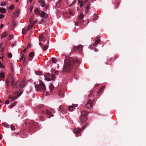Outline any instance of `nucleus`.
I'll return each instance as SVG.
<instances>
[{"label": "nucleus", "instance_id": "f257e3e1", "mask_svg": "<svg viewBox=\"0 0 146 146\" xmlns=\"http://www.w3.org/2000/svg\"><path fill=\"white\" fill-rule=\"evenodd\" d=\"M80 64V61L76 58H72L69 59L68 61L65 63L64 66L63 70L60 72V74L62 75L65 73L69 72L72 69L73 65L76 67H78Z\"/></svg>", "mask_w": 146, "mask_h": 146}, {"label": "nucleus", "instance_id": "f03ea898", "mask_svg": "<svg viewBox=\"0 0 146 146\" xmlns=\"http://www.w3.org/2000/svg\"><path fill=\"white\" fill-rule=\"evenodd\" d=\"M15 79L14 78V76L13 74H11L8 76L5 82L6 84H7V88L9 86V83L10 81L11 86H13V88L14 90H15L17 88V86L19 84V82L17 81L13 85Z\"/></svg>", "mask_w": 146, "mask_h": 146}, {"label": "nucleus", "instance_id": "7ed1b4c3", "mask_svg": "<svg viewBox=\"0 0 146 146\" xmlns=\"http://www.w3.org/2000/svg\"><path fill=\"white\" fill-rule=\"evenodd\" d=\"M35 86L36 91L37 92L40 91L41 90L44 91L46 90V87L44 83L42 81L40 80L39 84H37L36 82H34Z\"/></svg>", "mask_w": 146, "mask_h": 146}, {"label": "nucleus", "instance_id": "20e7f679", "mask_svg": "<svg viewBox=\"0 0 146 146\" xmlns=\"http://www.w3.org/2000/svg\"><path fill=\"white\" fill-rule=\"evenodd\" d=\"M88 113L89 112L85 110L82 111L81 112V114L80 117V119L82 123H86V122L87 119L86 116Z\"/></svg>", "mask_w": 146, "mask_h": 146}, {"label": "nucleus", "instance_id": "39448f33", "mask_svg": "<svg viewBox=\"0 0 146 146\" xmlns=\"http://www.w3.org/2000/svg\"><path fill=\"white\" fill-rule=\"evenodd\" d=\"M84 15L83 14V13H81L80 15H79L78 18L77 19V21L81 25L84 22V20L82 19L84 18Z\"/></svg>", "mask_w": 146, "mask_h": 146}, {"label": "nucleus", "instance_id": "423d86ee", "mask_svg": "<svg viewBox=\"0 0 146 146\" xmlns=\"http://www.w3.org/2000/svg\"><path fill=\"white\" fill-rule=\"evenodd\" d=\"M94 102V100H89L86 105V107L87 108H89L92 107V104Z\"/></svg>", "mask_w": 146, "mask_h": 146}, {"label": "nucleus", "instance_id": "0eeeda50", "mask_svg": "<svg viewBox=\"0 0 146 146\" xmlns=\"http://www.w3.org/2000/svg\"><path fill=\"white\" fill-rule=\"evenodd\" d=\"M60 110V112L63 114H64L66 113V110L62 106L60 105L59 107Z\"/></svg>", "mask_w": 146, "mask_h": 146}, {"label": "nucleus", "instance_id": "6e6552de", "mask_svg": "<svg viewBox=\"0 0 146 146\" xmlns=\"http://www.w3.org/2000/svg\"><path fill=\"white\" fill-rule=\"evenodd\" d=\"M40 16L41 17L46 19L48 15L47 13L44 12V11H42L40 13Z\"/></svg>", "mask_w": 146, "mask_h": 146}, {"label": "nucleus", "instance_id": "1a4fd4ad", "mask_svg": "<svg viewBox=\"0 0 146 146\" xmlns=\"http://www.w3.org/2000/svg\"><path fill=\"white\" fill-rule=\"evenodd\" d=\"M20 96H21V95L20 94L19 95L14 96L13 97L11 96H10L9 97V99H12V100L11 101V102H13V100H15L18 98H19Z\"/></svg>", "mask_w": 146, "mask_h": 146}, {"label": "nucleus", "instance_id": "9d476101", "mask_svg": "<svg viewBox=\"0 0 146 146\" xmlns=\"http://www.w3.org/2000/svg\"><path fill=\"white\" fill-rule=\"evenodd\" d=\"M39 40L44 41L46 40V38L44 36L43 34L39 36Z\"/></svg>", "mask_w": 146, "mask_h": 146}, {"label": "nucleus", "instance_id": "9b49d317", "mask_svg": "<svg viewBox=\"0 0 146 146\" xmlns=\"http://www.w3.org/2000/svg\"><path fill=\"white\" fill-rule=\"evenodd\" d=\"M81 129L80 128L76 129L74 130V133L78 135L80 132Z\"/></svg>", "mask_w": 146, "mask_h": 146}, {"label": "nucleus", "instance_id": "f8f14e48", "mask_svg": "<svg viewBox=\"0 0 146 146\" xmlns=\"http://www.w3.org/2000/svg\"><path fill=\"white\" fill-rule=\"evenodd\" d=\"M100 42V40L99 39H98L96 40L94 43L93 44V46L94 47L96 46Z\"/></svg>", "mask_w": 146, "mask_h": 146}, {"label": "nucleus", "instance_id": "ddd939ff", "mask_svg": "<svg viewBox=\"0 0 146 146\" xmlns=\"http://www.w3.org/2000/svg\"><path fill=\"white\" fill-rule=\"evenodd\" d=\"M77 50L79 51L80 52H81L82 49V46L81 45H79L77 47Z\"/></svg>", "mask_w": 146, "mask_h": 146}, {"label": "nucleus", "instance_id": "4468645a", "mask_svg": "<svg viewBox=\"0 0 146 146\" xmlns=\"http://www.w3.org/2000/svg\"><path fill=\"white\" fill-rule=\"evenodd\" d=\"M20 10L18 9L17 11H15L14 13V15L16 17H18L19 14Z\"/></svg>", "mask_w": 146, "mask_h": 146}, {"label": "nucleus", "instance_id": "2eb2a0df", "mask_svg": "<svg viewBox=\"0 0 146 146\" xmlns=\"http://www.w3.org/2000/svg\"><path fill=\"white\" fill-rule=\"evenodd\" d=\"M98 16L97 14L95 13L94 14L93 20L94 21L97 20L98 19Z\"/></svg>", "mask_w": 146, "mask_h": 146}, {"label": "nucleus", "instance_id": "dca6fc26", "mask_svg": "<svg viewBox=\"0 0 146 146\" xmlns=\"http://www.w3.org/2000/svg\"><path fill=\"white\" fill-rule=\"evenodd\" d=\"M35 13L37 15H40V11L37 8H36L35 11Z\"/></svg>", "mask_w": 146, "mask_h": 146}, {"label": "nucleus", "instance_id": "f3484780", "mask_svg": "<svg viewBox=\"0 0 146 146\" xmlns=\"http://www.w3.org/2000/svg\"><path fill=\"white\" fill-rule=\"evenodd\" d=\"M47 43L48 44H47L44 47H43L42 48L44 50H46L47 49L48 47V44H49V41H47Z\"/></svg>", "mask_w": 146, "mask_h": 146}, {"label": "nucleus", "instance_id": "a211bd4d", "mask_svg": "<svg viewBox=\"0 0 146 146\" xmlns=\"http://www.w3.org/2000/svg\"><path fill=\"white\" fill-rule=\"evenodd\" d=\"M2 125L3 127H4L7 128H9L10 127V125H9L7 124H6V123H3L2 124Z\"/></svg>", "mask_w": 146, "mask_h": 146}, {"label": "nucleus", "instance_id": "6ab92c4d", "mask_svg": "<svg viewBox=\"0 0 146 146\" xmlns=\"http://www.w3.org/2000/svg\"><path fill=\"white\" fill-rule=\"evenodd\" d=\"M58 96L61 97H64V94L61 90H60L59 92Z\"/></svg>", "mask_w": 146, "mask_h": 146}, {"label": "nucleus", "instance_id": "aec40b11", "mask_svg": "<svg viewBox=\"0 0 146 146\" xmlns=\"http://www.w3.org/2000/svg\"><path fill=\"white\" fill-rule=\"evenodd\" d=\"M49 88L50 89V92H51L53 90V89L54 88V86L52 84H50L49 86Z\"/></svg>", "mask_w": 146, "mask_h": 146}, {"label": "nucleus", "instance_id": "412c9836", "mask_svg": "<svg viewBox=\"0 0 146 146\" xmlns=\"http://www.w3.org/2000/svg\"><path fill=\"white\" fill-rule=\"evenodd\" d=\"M95 91H92L88 95V98H91V97H92Z\"/></svg>", "mask_w": 146, "mask_h": 146}, {"label": "nucleus", "instance_id": "4be33fe9", "mask_svg": "<svg viewBox=\"0 0 146 146\" xmlns=\"http://www.w3.org/2000/svg\"><path fill=\"white\" fill-rule=\"evenodd\" d=\"M89 6H90L89 5H88L86 7L85 10V13L86 14H87L88 12V10H89Z\"/></svg>", "mask_w": 146, "mask_h": 146}, {"label": "nucleus", "instance_id": "5701e85b", "mask_svg": "<svg viewBox=\"0 0 146 146\" xmlns=\"http://www.w3.org/2000/svg\"><path fill=\"white\" fill-rule=\"evenodd\" d=\"M0 12L1 13H5L6 12L5 9L3 8H0Z\"/></svg>", "mask_w": 146, "mask_h": 146}, {"label": "nucleus", "instance_id": "b1692460", "mask_svg": "<svg viewBox=\"0 0 146 146\" xmlns=\"http://www.w3.org/2000/svg\"><path fill=\"white\" fill-rule=\"evenodd\" d=\"M104 89V87H102L99 90L98 92V94H100Z\"/></svg>", "mask_w": 146, "mask_h": 146}, {"label": "nucleus", "instance_id": "393cba45", "mask_svg": "<svg viewBox=\"0 0 146 146\" xmlns=\"http://www.w3.org/2000/svg\"><path fill=\"white\" fill-rule=\"evenodd\" d=\"M16 103V102H14L12 104L9 106V108H12L15 105Z\"/></svg>", "mask_w": 146, "mask_h": 146}, {"label": "nucleus", "instance_id": "a878e982", "mask_svg": "<svg viewBox=\"0 0 146 146\" xmlns=\"http://www.w3.org/2000/svg\"><path fill=\"white\" fill-rule=\"evenodd\" d=\"M74 108L73 106H68V110L69 111H73Z\"/></svg>", "mask_w": 146, "mask_h": 146}, {"label": "nucleus", "instance_id": "bb28decb", "mask_svg": "<svg viewBox=\"0 0 146 146\" xmlns=\"http://www.w3.org/2000/svg\"><path fill=\"white\" fill-rule=\"evenodd\" d=\"M21 55L22 56H21V58L20 59V61L21 62L22 61H23V60L24 58V54H22V50H21Z\"/></svg>", "mask_w": 146, "mask_h": 146}, {"label": "nucleus", "instance_id": "cd10ccee", "mask_svg": "<svg viewBox=\"0 0 146 146\" xmlns=\"http://www.w3.org/2000/svg\"><path fill=\"white\" fill-rule=\"evenodd\" d=\"M7 35V33L6 32H3L1 35V37L2 38H4Z\"/></svg>", "mask_w": 146, "mask_h": 146}, {"label": "nucleus", "instance_id": "c85d7f7f", "mask_svg": "<svg viewBox=\"0 0 146 146\" xmlns=\"http://www.w3.org/2000/svg\"><path fill=\"white\" fill-rule=\"evenodd\" d=\"M51 60L52 62L54 63H56L57 62L56 59L54 58H52Z\"/></svg>", "mask_w": 146, "mask_h": 146}, {"label": "nucleus", "instance_id": "c756f323", "mask_svg": "<svg viewBox=\"0 0 146 146\" xmlns=\"http://www.w3.org/2000/svg\"><path fill=\"white\" fill-rule=\"evenodd\" d=\"M41 6L42 7H44L45 6V2L44 1H43L40 4Z\"/></svg>", "mask_w": 146, "mask_h": 146}, {"label": "nucleus", "instance_id": "7c9ffc66", "mask_svg": "<svg viewBox=\"0 0 146 146\" xmlns=\"http://www.w3.org/2000/svg\"><path fill=\"white\" fill-rule=\"evenodd\" d=\"M5 64L4 63L1 64L0 65V68L4 69Z\"/></svg>", "mask_w": 146, "mask_h": 146}, {"label": "nucleus", "instance_id": "2f4dec72", "mask_svg": "<svg viewBox=\"0 0 146 146\" xmlns=\"http://www.w3.org/2000/svg\"><path fill=\"white\" fill-rule=\"evenodd\" d=\"M79 3H80V7H82L84 5V3H83V1L82 0H81L80 1V2H79Z\"/></svg>", "mask_w": 146, "mask_h": 146}, {"label": "nucleus", "instance_id": "473e14b6", "mask_svg": "<svg viewBox=\"0 0 146 146\" xmlns=\"http://www.w3.org/2000/svg\"><path fill=\"white\" fill-rule=\"evenodd\" d=\"M34 55V53L33 52H31L29 54V56L30 57H32Z\"/></svg>", "mask_w": 146, "mask_h": 146}, {"label": "nucleus", "instance_id": "72a5a7b5", "mask_svg": "<svg viewBox=\"0 0 146 146\" xmlns=\"http://www.w3.org/2000/svg\"><path fill=\"white\" fill-rule=\"evenodd\" d=\"M4 76V74L3 72L0 73V77L1 78H3Z\"/></svg>", "mask_w": 146, "mask_h": 146}, {"label": "nucleus", "instance_id": "f704fd0d", "mask_svg": "<svg viewBox=\"0 0 146 146\" xmlns=\"http://www.w3.org/2000/svg\"><path fill=\"white\" fill-rule=\"evenodd\" d=\"M10 127L11 129L12 130H15V127L14 125H13V124H11L10 125Z\"/></svg>", "mask_w": 146, "mask_h": 146}, {"label": "nucleus", "instance_id": "c9c22d12", "mask_svg": "<svg viewBox=\"0 0 146 146\" xmlns=\"http://www.w3.org/2000/svg\"><path fill=\"white\" fill-rule=\"evenodd\" d=\"M51 78L52 80H54L55 79V76L54 74H52L51 76Z\"/></svg>", "mask_w": 146, "mask_h": 146}, {"label": "nucleus", "instance_id": "e433bc0d", "mask_svg": "<svg viewBox=\"0 0 146 146\" xmlns=\"http://www.w3.org/2000/svg\"><path fill=\"white\" fill-rule=\"evenodd\" d=\"M45 80H47V81H50L51 80V78L50 77H45Z\"/></svg>", "mask_w": 146, "mask_h": 146}, {"label": "nucleus", "instance_id": "4c0bfd02", "mask_svg": "<svg viewBox=\"0 0 146 146\" xmlns=\"http://www.w3.org/2000/svg\"><path fill=\"white\" fill-rule=\"evenodd\" d=\"M22 33L25 34L26 33V30L24 28H23L22 30Z\"/></svg>", "mask_w": 146, "mask_h": 146}, {"label": "nucleus", "instance_id": "58836bf2", "mask_svg": "<svg viewBox=\"0 0 146 146\" xmlns=\"http://www.w3.org/2000/svg\"><path fill=\"white\" fill-rule=\"evenodd\" d=\"M14 8V6L13 5H12L9 7V9L10 10H12Z\"/></svg>", "mask_w": 146, "mask_h": 146}, {"label": "nucleus", "instance_id": "ea45409f", "mask_svg": "<svg viewBox=\"0 0 146 146\" xmlns=\"http://www.w3.org/2000/svg\"><path fill=\"white\" fill-rule=\"evenodd\" d=\"M60 4H58L56 3V5L55 7L56 8H58L60 7Z\"/></svg>", "mask_w": 146, "mask_h": 146}, {"label": "nucleus", "instance_id": "a19ab883", "mask_svg": "<svg viewBox=\"0 0 146 146\" xmlns=\"http://www.w3.org/2000/svg\"><path fill=\"white\" fill-rule=\"evenodd\" d=\"M46 113L47 115H49L51 114V112L49 111H48V110H46Z\"/></svg>", "mask_w": 146, "mask_h": 146}, {"label": "nucleus", "instance_id": "79ce46f5", "mask_svg": "<svg viewBox=\"0 0 146 146\" xmlns=\"http://www.w3.org/2000/svg\"><path fill=\"white\" fill-rule=\"evenodd\" d=\"M8 56L9 58H11L12 57V54L11 53H8Z\"/></svg>", "mask_w": 146, "mask_h": 146}, {"label": "nucleus", "instance_id": "37998d69", "mask_svg": "<svg viewBox=\"0 0 146 146\" xmlns=\"http://www.w3.org/2000/svg\"><path fill=\"white\" fill-rule=\"evenodd\" d=\"M35 73L36 74L38 75H41L42 74V73L40 72H36Z\"/></svg>", "mask_w": 146, "mask_h": 146}, {"label": "nucleus", "instance_id": "c03bdc74", "mask_svg": "<svg viewBox=\"0 0 146 146\" xmlns=\"http://www.w3.org/2000/svg\"><path fill=\"white\" fill-rule=\"evenodd\" d=\"M88 1H89L88 0H85V4H86V5H89V2Z\"/></svg>", "mask_w": 146, "mask_h": 146}, {"label": "nucleus", "instance_id": "a18cd8bd", "mask_svg": "<svg viewBox=\"0 0 146 146\" xmlns=\"http://www.w3.org/2000/svg\"><path fill=\"white\" fill-rule=\"evenodd\" d=\"M33 19V17H32L29 20V22L30 23H31Z\"/></svg>", "mask_w": 146, "mask_h": 146}, {"label": "nucleus", "instance_id": "49530a36", "mask_svg": "<svg viewBox=\"0 0 146 146\" xmlns=\"http://www.w3.org/2000/svg\"><path fill=\"white\" fill-rule=\"evenodd\" d=\"M33 26L30 24L29 25L28 27L31 29L33 28Z\"/></svg>", "mask_w": 146, "mask_h": 146}, {"label": "nucleus", "instance_id": "de8ad7c7", "mask_svg": "<svg viewBox=\"0 0 146 146\" xmlns=\"http://www.w3.org/2000/svg\"><path fill=\"white\" fill-rule=\"evenodd\" d=\"M54 71H55L54 73L55 75H58V74L59 71H55V70H54Z\"/></svg>", "mask_w": 146, "mask_h": 146}, {"label": "nucleus", "instance_id": "09e8293b", "mask_svg": "<svg viewBox=\"0 0 146 146\" xmlns=\"http://www.w3.org/2000/svg\"><path fill=\"white\" fill-rule=\"evenodd\" d=\"M87 124L86 123V124L82 126V130H83L84 129V128L86 127V125Z\"/></svg>", "mask_w": 146, "mask_h": 146}, {"label": "nucleus", "instance_id": "8fccbe9b", "mask_svg": "<svg viewBox=\"0 0 146 146\" xmlns=\"http://www.w3.org/2000/svg\"><path fill=\"white\" fill-rule=\"evenodd\" d=\"M4 16L5 15L2 14L0 15V19L3 18Z\"/></svg>", "mask_w": 146, "mask_h": 146}, {"label": "nucleus", "instance_id": "3c124183", "mask_svg": "<svg viewBox=\"0 0 146 146\" xmlns=\"http://www.w3.org/2000/svg\"><path fill=\"white\" fill-rule=\"evenodd\" d=\"M31 45L30 44V43L28 44L27 46V48H29L30 47H31Z\"/></svg>", "mask_w": 146, "mask_h": 146}, {"label": "nucleus", "instance_id": "603ef678", "mask_svg": "<svg viewBox=\"0 0 146 146\" xmlns=\"http://www.w3.org/2000/svg\"><path fill=\"white\" fill-rule=\"evenodd\" d=\"M36 22L35 21H33L32 23H30L33 26L35 24Z\"/></svg>", "mask_w": 146, "mask_h": 146}, {"label": "nucleus", "instance_id": "864d4df0", "mask_svg": "<svg viewBox=\"0 0 146 146\" xmlns=\"http://www.w3.org/2000/svg\"><path fill=\"white\" fill-rule=\"evenodd\" d=\"M77 50V47H75L74 46V52H75Z\"/></svg>", "mask_w": 146, "mask_h": 146}, {"label": "nucleus", "instance_id": "5fc2aeb1", "mask_svg": "<svg viewBox=\"0 0 146 146\" xmlns=\"http://www.w3.org/2000/svg\"><path fill=\"white\" fill-rule=\"evenodd\" d=\"M9 100H7L5 102V104H8L9 103Z\"/></svg>", "mask_w": 146, "mask_h": 146}, {"label": "nucleus", "instance_id": "6e6d98bb", "mask_svg": "<svg viewBox=\"0 0 146 146\" xmlns=\"http://www.w3.org/2000/svg\"><path fill=\"white\" fill-rule=\"evenodd\" d=\"M1 5L2 6H4L5 5V2L2 3L1 4Z\"/></svg>", "mask_w": 146, "mask_h": 146}, {"label": "nucleus", "instance_id": "4d7b16f0", "mask_svg": "<svg viewBox=\"0 0 146 146\" xmlns=\"http://www.w3.org/2000/svg\"><path fill=\"white\" fill-rule=\"evenodd\" d=\"M44 19H42L40 21V24H42L44 22Z\"/></svg>", "mask_w": 146, "mask_h": 146}, {"label": "nucleus", "instance_id": "13d9d810", "mask_svg": "<svg viewBox=\"0 0 146 146\" xmlns=\"http://www.w3.org/2000/svg\"><path fill=\"white\" fill-rule=\"evenodd\" d=\"M62 0H59L58 1V2L57 3H56L60 4V5L61 2V1Z\"/></svg>", "mask_w": 146, "mask_h": 146}, {"label": "nucleus", "instance_id": "bf43d9fd", "mask_svg": "<svg viewBox=\"0 0 146 146\" xmlns=\"http://www.w3.org/2000/svg\"><path fill=\"white\" fill-rule=\"evenodd\" d=\"M70 14L71 15H72V16H74V14H73V13L71 12V11H70Z\"/></svg>", "mask_w": 146, "mask_h": 146}, {"label": "nucleus", "instance_id": "052dcab7", "mask_svg": "<svg viewBox=\"0 0 146 146\" xmlns=\"http://www.w3.org/2000/svg\"><path fill=\"white\" fill-rule=\"evenodd\" d=\"M13 26V27L14 28H15L17 26V24L15 23H14Z\"/></svg>", "mask_w": 146, "mask_h": 146}, {"label": "nucleus", "instance_id": "680f3d73", "mask_svg": "<svg viewBox=\"0 0 146 146\" xmlns=\"http://www.w3.org/2000/svg\"><path fill=\"white\" fill-rule=\"evenodd\" d=\"M78 23H79V22H78V21H77V22H76L75 24V26H77L78 25Z\"/></svg>", "mask_w": 146, "mask_h": 146}, {"label": "nucleus", "instance_id": "e2e57ef3", "mask_svg": "<svg viewBox=\"0 0 146 146\" xmlns=\"http://www.w3.org/2000/svg\"><path fill=\"white\" fill-rule=\"evenodd\" d=\"M94 50L95 52H97L98 51V50L97 48H95L94 49Z\"/></svg>", "mask_w": 146, "mask_h": 146}, {"label": "nucleus", "instance_id": "0e129e2a", "mask_svg": "<svg viewBox=\"0 0 146 146\" xmlns=\"http://www.w3.org/2000/svg\"><path fill=\"white\" fill-rule=\"evenodd\" d=\"M22 84L23 83H20V84H19V86L21 88V87H22L23 86H22Z\"/></svg>", "mask_w": 146, "mask_h": 146}, {"label": "nucleus", "instance_id": "69168bd1", "mask_svg": "<svg viewBox=\"0 0 146 146\" xmlns=\"http://www.w3.org/2000/svg\"><path fill=\"white\" fill-rule=\"evenodd\" d=\"M42 114H45V112L44 111H42Z\"/></svg>", "mask_w": 146, "mask_h": 146}, {"label": "nucleus", "instance_id": "338daca9", "mask_svg": "<svg viewBox=\"0 0 146 146\" xmlns=\"http://www.w3.org/2000/svg\"><path fill=\"white\" fill-rule=\"evenodd\" d=\"M3 27V24H2L1 26H0V28L2 29V28Z\"/></svg>", "mask_w": 146, "mask_h": 146}, {"label": "nucleus", "instance_id": "774afa93", "mask_svg": "<svg viewBox=\"0 0 146 146\" xmlns=\"http://www.w3.org/2000/svg\"><path fill=\"white\" fill-rule=\"evenodd\" d=\"M13 36L10 35V39H9V40H10L12 39L13 38Z\"/></svg>", "mask_w": 146, "mask_h": 146}]
</instances>
